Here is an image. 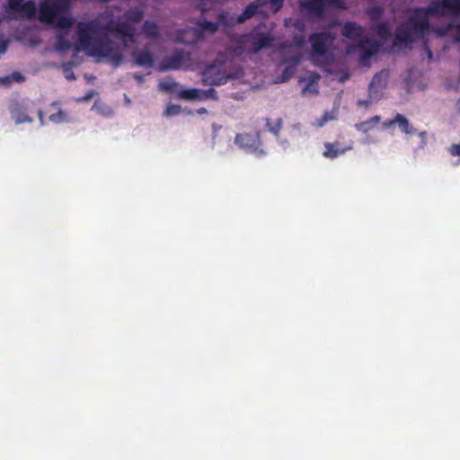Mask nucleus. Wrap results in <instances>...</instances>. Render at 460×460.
I'll list each match as a JSON object with an SVG mask.
<instances>
[{
	"label": "nucleus",
	"mask_w": 460,
	"mask_h": 460,
	"mask_svg": "<svg viewBox=\"0 0 460 460\" xmlns=\"http://www.w3.org/2000/svg\"><path fill=\"white\" fill-rule=\"evenodd\" d=\"M49 120L53 124L59 125L70 123L72 121V118L69 112L58 109L55 113H52L49 116Z\"/></svg>",
	"instance_id": "nucleus-21"
},
{
	"label": "nucleus",
	"mask_w": 460,
	"mask_h": 460,
	"mask_svg": "<svg viewBox=\"0 0 460 460\" xmlns=\"http://www.w3.org/2000/svg\"><path fill=\"white\" fill-rule=\"evenodd\" d=\"M342 34L344 37L354 41L353 45L348 47V51L353 52L358 50L360 62L364 66H367L368 59L378 51L380 44L370 38L362 26L354 22H348L344 24Z\"/></svg>",
	"instance_id": "nucleus-5"
},
{
	"label": "nucleus",
	"mask_w": 460,
	"mask_h": 460,
	"mask_svg": "<svg viewBox=\"0 0 460 460\" xmlns=\"http://www.w3.org/2000/svg\"><path fill=\"white\" fill-rule=\"evenodd\" d=\"M447 151L451 156L456 157V160L453 163V164L456 166L460 165V142L451 145L447 148Z\"/></svg>",
	"instance_id": "nucleus-30"
},
{
	"label": "nucleus",
	"mask_w": 460,
	"mask_h": 460,
	"mask_svg": "<svg viewBox=\"0 0 460 460\" xmlns=\"http://www.w3.org/2000/svg\"><path fill=\"white\" fill-rule=\"evenodd\" d=\"M142 17L143 11L133 8L127 11L122 17L106 10L93 20L81 21L76 25L75 50L119 67L124 55L120 46L111 40L108 34H115L128 49L130 43L136 41V28L128 22H138Z\"/></svg>",
	"instance_id": "nucleus-1"
},
{
	"label": "nucleus",
	"mask_w": 460,
	"mask_h": 460,
	"mask_svg": "<svg viewBox=\"0 0 460 460\" xmlns=\"http://www.w3.org/2000/svg\"><path fill=\"white\" fill-rule=\"evenodd\" d=\"M190 60V54L182 49H175L170 56L164 58L159 65L161 71L180 69Z\"/></svg>",
	"instance_id": "nucleus-11"
},
{
	"label": "nucleus",
	"mask_w": 460,
	"mask_h": 460,
	"mask_svg": "<svg viewBox=\"0 0 460 460\" xmlns=\"http://www.w3.org/2000/svg\"><path fill=\"white\" fill-rule=\"evenodd\" d=\"M334 40L331 32H316L312 34L309 40L312 46V61L323 65L329 59V49Z\"/></svg>",
	"instance_id": "nucleus-8"
},
{
	"label": "nucleus",
	"mask_w": 460,
	"mask_h": 460,
	"mask_svg": "<svg viewBox=\"0 0 460 460\" xmlns=\"http://www.w3.org/2000/svg\"><path fill=\"white\" fill-rule=\"evenodd\" d=\"M37 13L36 4L33 1L9 0L3 14H0V23L4 19L32 18Z\"/></svg>",
	"instance_id": "nucleus-9"
},
{
	"label": "nucleus",
	"mask_w": 460,
	"mask_h": 460,
	"mask_svg": "<svg viewBox=\"0 0 460 460\" xmlns=\"http://www.w3.org/2000/svg\"><path fill=\"white\" fill-rule=\"evenodd\" d=\"M63 73H64V76L67 80L71 81V80L75 79V74L72 71V63H66L63 65Z\"/></svg>",
	"instance_id": "nucleus-32"
},
{
	"label": "nucleus",
	"mask_w": 460,
	"mask_h": 460,
	"mask_svg": "<svg viewBox=\"0 0 460 460\" xmlns=\"http://www.w3.org/2000/svg\"><path fill=\"white\" fill-rule=\"evenodd\" d=\"M70 2L71 0H41L39 7V17L41 21L47 22L57 21L59 31L55 49L58 52L66 51L72 47L68 35L73 21L62 15L69 8Z\"/></svg>",
	"instance_id": "nucleus-4"
},
{
	"label": "nucleus",
	"mask_w": 460,
	"mask_h": 460,
	"mask_svg": "<svg viewBox=\"0 0 460 460\" xmlns=\"http://www.w3.org/2000/svg\"><path fill=\"white\" fill-rule=\"evenodd\" d=\"M277 141L283 149H287L289 146V142L287 138H280L278 137Z\"/></svg>",
	"instance_id": "nucleus-37"
},
{
	"label": "nucleus",
	"mask_w": 460,
	"mask_h": 460,
	"mask_svg": "<svg viewBox=\"0 0 460 460\" xmlns=\"http://www.w3.org/2000/svg\"><path fill=\"white\" fill-rule=\"evenodd\" d=\"M429 59H432V52L430 49L427 50Z\"/></svg>",
	"instance_id": "nucleus-43"
},
{
	"label": "nucleus",
	"mask_w": 460,
	"mask_h": 460,
	"mask_svg": "<svg viewBox=\"0 0 460 460\" xmlns=\"http://www.w3.org/2000/svg\"><path fill=\"white\" fill-rule=\"evenodd\" d=\"M244 71L232 64H220L217 59L203 72V82L209 85H222L229 80L243 81Z\"/></svg>",
	"instance_id": "nucleus-6"
},
{
	"label": "nucleus",
	"mask_w": 460,
	"mask_h": 460,
	"mask_svg": "<svg viewBox=\"0 0 460 460\" xmlns=\"http://www.w3.org/2000/svg\"><path fill=\"white\" fill-rule=\"evenodd\" d=\"M143 33L146 38L155 40L160 36L158 25L152 21H146L142 27Z\"/></svg>",
	"instance_id": "nucleus-22"
},
{
	"label": "nucleus",
	"mask_w": 460,
	"mask_h": 460,
	"mask_svg": "<svg viewBox=\"0 0 460 460\" xmlns=\"http://www.w3.org/2000/svg\"><path fill=\"white\" fill-rule=\"evenodd\" d=\"M265 3L270 4L274 12H278L283 5L284 0H263Z\"/></svg>",
	"instance_id": "nucleus-33"
},
{
	"label": "nucleus",
	"mask_w": 460,
	"mask_h": 460,
	"mask_svg": "<svg viewBox=\"0 0 460 460\" xmlns=\"http://www.w3.org/2000/svg\"><path fill=\"white\" fill-rule=\"evenodd\" d=\"M179 97L183 100H206L217 99V92L213 88L208 90H201L197 88L184 89L179 92Z\"/></svg>",
	"instance_id": "nucleus-17"
},
{
	"label": "nucleus",
	"mask_w": 460,
	"mask_h": 460,
	"mask_svg": "<svg viewBox=\"0 0 460 460\" xmlns=\"http://www.w3.org/2000/svg\"><path fill=\"white\" fill-rule=\"evenodd\" d=\"M382 126L385 129L390 128L393 126H395L394 118L392 119H387V120L384 121Z\"/></svg>",
	"instance_id": "nucleus-39"
},
{
	"label": "nucleus",
	"mask_w": 460,
	"mask_h": 460,
	"mask_svg": "<svg viewBox=\"0 0 460 460\" xmlns=\"http://www.w3.org/2000/svg\"><path fill=\"white\" fill-rule=\"evenodd\" d=\"M417 134H418V136L420 138V147L421 148L425 147L426 145H427V132L426 131H421V132H419Z\"/></svg>",
	"instance_id": "nucleus-36"
},
{
	"label": "nucleus",
	"mask_w": 460,
	"mask_h": 460,
	"mask_svg": "<svg viewBox=\"0 0 460 460\" xmlns=\"http://www.w3.org/2000/svg\"><path fill=\"white\" fill-rule=\"evenodd\" d=\"M234 144L248 154L261 157L266 155L259 132L237 134L234 140Z\"/></svg>",
	"instance_id": "nucleus-10"
},
{
	"label": "nucleus",
	"mask_w": 460,
	"mask_h": 460,
	"mask_svg": "<svg viewBox=\"0 0 460 460\" xmlns=\"http://www.w3.org/2000/svg\"><path fill=\"white\" fill-rule=\"evenodd\" d=\"M446 15L450 16V21L439 28L438 33L445 35L456 31L460 40V0H438L431 3L427 9H416L411 13L408 20L398 27L394 45L406 48L415 40L424 38L430 31V18Z\"/></svg>",
	"instance_id": "nucleus-2"
},
{
	"label": "nucleus",
	"mask_w": 460,
	"mask_h": 460,
	"mask_svg": "<svg viewBox=\"0 0 460 460\" xmlns=\"http://www.w3.org/2000/svg\"><path fill=\"white\" fill-rule=\"evenodd\" d=\"M133 78L138 83L139 85H141L143 83H144V75L139 73V72H136L132 75Z\"/></svg>",
	"instance_id": "nucleus-38"
},
{
	"label": "nucleus",
	"mask_w": 460,
	"mask_h": 460,
	"mask_svg": "<svg viewBox=\"0 0 460 460\" xmlns=\"http://www.w3.org/2000/svg\"><path fill=\"white\" fill-rule=\"evenodd\" d=\"M258 7L259 5L256 3H252L237 17L227 13H222L218 14L216 22H208L204 18H201L196 22L193 26L179 31L176 41L183 44H195L213 35L220 25L230 27L235 22L243 23L256 13Z\"/></svg>",
	"instance_id": "nucleus-3"
},
{
	"label": "nucleus",
	"mask_w": 460,
	"mask_h": 460,
	"mask_svg": "<svg viewBox=\"0 0 460 460\" xmlns=\"http://www.w3.org/2000/svg\"><path fill=\"white\" fill-rule=\"evenodd\" d=\"M8 49V41L5 40L2 36L0 37V56L4 54Z\"/></svg>",
	"instance_id": "nucleus-35"
},
{
	"label": "nucleus",
	"mask_w": 460,
	"mask_h": 460,
	"mask_svg": "<svg viewBox=\"0 0 460 460\" xmlns=\"http://www.w3.org/2000/svg\"><path fill=\"white\" fill-rule=\"evenodd\" d=\"M158 88L162 92H176L178 94L180 91L183 90L178 83L170 78L161 81Z\"/></svg>",
	"instance_id": "nucleus-25"
},
{
	"label": "nucleus",
	"mask_w": 460,
	"mask_h": 460,
	"mask_svg": "<svg viewBox=\"0 0 460 460\" xmlns=\"http://www.w3.org/2000/svg\"><path fill=\"white\" fill-rule=\"evenodd\" d=\"M381 120L380 116H374L367 120L357 123L355 128L362 133H367L372 130Z\"/></svg>",
	"instance_id": "nucleus-24"
},
{
	"label": "nucleus",
	"mask_w": 460,
	"mask_h": 460,
	"mask_svg": "<svg viewBox=\"0 0 460 460\" xmlns=\"http://www.w3.org/2000/svg\"><path fill=\"white\" fill-rule=\"evenodd\" d=\"M24 76L19 72H13L9 75L0 77V86H10L13 82L22 83Z\"/></svg>",
	"instance_id": "nucleus-26"
},
{
	"label": "nucleus",
	"mask_w": 460,
	"mask_h": 460,
	"mask_svg": "<svg viewBox=\"0 0 460 460\" xmlns=\"http://www.w3.org/2000/svg\"><path fill=\"white\" fill-rule=\"evenodd\" d=\"M341 0H305L302 3L304 9L312 16H321L325 6L341 7Z\"/></svg>",
	"instance_id": "nucleus-13"
},
{
	"label": "nucleus",
	"mask_w": 460,
	"mask_h": 460,
	"mask_svg": "<svg viewBox=\"0 0 460 460\" xmlns=\"http://www.w3.org/2000/svg\"><path fill=\"white\" fill-rule=\"evenodd\" d=\"M374 30L382 40L388 39L392 34L390 28L383 22L376 23Z\"/></svg>",
	"instance_id": "nucleus-28"
},
{
	"label": "nucleus",
	"mask_w": 460,
	"mask_h": 460,
	"mask_svg": "<svg viewBox=\"0 0 460 460\" xmlns=\"http://www.w3.org/2000/svg\"><path fill=\"white\" fill-rule=\"evenodd\" d=\"M388 78L389 71L385 69L381 70L373 76L368 85V92L372 93L374 99L376 97L380 99L383 98L384 92L387 86Z\"/></svg>",
	"instance_id": "nucleus-14"
},
{
	"label": "nucleus",
	"mask_w": 460,
	"mask_h": 460,
	"mask_svg": "<svg viewBox=\"0 0 460 460\" xmlns=\"http://www.w3.org/2000/svg\"><path fill=\"white\" fill-rule=\"evenodd\" d=\"M271 41V39L265 33L252 31L250 34L243 35L234 39L230 43V49L235 56H241L244 52H258L266 48Z\"/></svg>",
	"instance_id": "nucleus-7"
},
{
	"label": "nucleus",
	"mask_w": 460,
	"mask_h": 460,
	"mask_svg": "<svg viewBox=\"0 0 460 460\" xmlns=\"http://www.w3.org/2000/svg\"><path fill=\"white\" fill-rule=\"evenodd\" d=\"M368 14L371 19L376 20L383 15V8L377 5L372 6L368 9Z\"/></svg>",
	"instance_id": "nucleus-31"
},
{
	"label": "nucleus",
	"mask_w": 460,
	"mask_h": 460,
	"mask_svg": "<svg viewBox=\"0 0 460 460\" xmlns=\"http://www.w3.org/2000/svg\"><path fill=\"white\" fill-rule=\"evenodd\" d=\"M304 41L305 40L303 38L295 40L296 49L297 52L294 54L292 57L285 59L286 62H291V65L285 67L283 73L281 74L278 81L279 83H285L294 75L295 67L301 61L300 50L302 46L304 45Z\"/></svg>",
	"instance_id": "nucleus-15"
},
{
	"label": "nucleus",
	"mask_w": 460,
	"mask_h": 460,
	"mask_svg": "<svg viewBox=\"0 0 460 460\" xmlns=\"http://www.w3.org/2000/svg\"><path fill=\"white\" fill-rule=\"evenodd\" d=\"M269 127V130L273 133L277 137H279V132L281 128V123L280 121H277V123L274 126H270L269 123L267 124Z\"/></svg>",
	"instance_id": "nucleus-34"
},
{
	"label": "nucleus",
	"mask_w": 460,
	"mask_h": 460,
	"mask_svg": "<svg viewBox=\"0 0 460 460\" xmlns=\"http://www.w3.org/2000/svg\"><path fill=\"white\" fill-rule=\"evenodd\" d=\"M133 65L144 68H152L155 65V57L148 48H135L130 53Z\"/></svg>",
	"instance_id": "nucleus-12"
},
{
	"label": "nucleus",
	"mask_w": 460,
	"mask_h": 460,
	"mask_svg": "<svg viewBox=\"0 0 460 460\" xmlns=\"http://www.w3.org/2000/svg\"><path fill=\"white\" fill-rule=\"evenodd\" d=\"M92 109H93V110H95V109L97 110V109H98V104H97V102H95V103L93 104V108H92Z\"/></svg>",
	"instance_id": "nucleus-45"
},
{
	"label": "nucleus",
	"mask_w": 460,
	"mask_h": 460,
	"mask_svg": "<svg viewBox=\"0 0 460 460\" xmlns=\"http://www.w3.org/2000/svg\"><path fill=\"white\" fill-rule=\"evenodd\" d=\"M338 119V110L332 109L330 111H325L322 117L316 118L314 122H312L313 126H316L317 128H323L330 121L336 120Z\"/></svg>",
	"instance_id": "nucleus-20"
},
{
	"label": "nucleus",
	"mask_w": 460,
	"mask_h": 460,
	"mask_svg": "<svg viewBox=\"0 0 460 460\" xmlns=\"http://www.w3.org/2000/svg\"><path fill=\"white\" fill-rule=\"evenodd\" d=\"M319 80V75H311L305 84V85L302 88L303 95H315L318 93L317 82Z\"/></svg>",
	"instance_id": "nucleus-23"
},
{
	"label": "nucleus",
	"mask_w": 460,
	"mask_h": 460,
	"mask_svg": "<svg viewBox=\"0 0 460 460\" xmlns=\"http://www.w3.org/2000/svg\"><path fill=\"white\" fill-rule=\"evenodd\" d=\"M93 93H87L84 97H83L82 99H80L79 101H88L90 100L92 97H93Z\"/></svg>",
	"instance_id": "nucleus-41"
},
{
	"label": "nucleus",
	"mask_w": 460,
	"mask_h": 460,
	"mask_svg": "<svg viewBox=\"0 0 460 460\" xmlns=\"http://www.w3.org/2000/svg\"><path fill=\"white\" fill-rule=\"evenodd\" d=\"M381 99L378 97L374 99L372 93L368 92L367 97L366 99H359L358 101V105L364 107L365 109H369L373 105L376 104Z\"/></svg>",
	"instance_id": "nucleus-29"
},
{
	"label": "nucleus",
	"mask_w": 460,
	"mask_h": 460,
	"mask_svg": "<svg viewBox=\"0 0 460 460\" xmlns=\"http://www.w3.org/2000/svg\"><path fill=\"white\" fill-rule=\"evenodd\" d=\"M124 100H125V103L127 105H130L131 104V100L128 98V95H126V94L124 95Z\"/></svg>",
	"instance_id": "nucleus-42"
},
{
	"label": "nucleus",
	"mask_w": 460,
	"mask_h": 460,
	"mask_svg": "<svg viewBox=\"0 0 460 460\" xmlns=\"http://www.w3.org/2000/svg\"><path fill=\"white\" fill-rule=\"evenodd\" d=\"M182 108L179 104L169 103L163 112V116L165 118H172L182 112Z\"/></svg>",
	"instance_id": "nucleus-27"
},
{
	"label": "nucleus",
	"mask_w": 460,
	"mask_h": 460,
	"mask_svg": "<svg viewBox=\"0 0 460 460\" xmlns=\"http://www.w3.org/2000/svg\"><path fill=\"white\" fill-rule=\"evenodd\" d=\"M56 105H57V102H53V103L51 104V106H52V107H55Z\"/></svg>",
	"instance_id": "nucleus-46"
},
{
	"label": "nucleus",
	"mask_w": 460,
	"mask_h": 460,
	"mask_svg": "<svg viewBox=\"0 0 460 460\" xmlns=\"http://www.w3.org/2000/svg\"><path fill=\"white\" fill-rule=\"evenodd\" d=\"M8 110L11 118L14 120L16 125L31 123L33 121V119L29 116L27 112V106L24 102L13 100L9 104Z\"/></svg>",
	"instance_id": "nucleus-16"
},
{
	"label": "nucleus",
	"mask_w": 460,
	"mask_h": 460,
	"mask_svg": "<svg viewBox=\"0 0 460 460\" xmlns=\"http://www.w3.org/2000/svg\"><path fill=\"white\" fill-rule=\"evenodd\" d=\"M352 148L351 146H341L339 142L325 143L323 155L328 159H335Z\"/></svg>",
	"instance_id": "nucleus-18"
},
{
	"label": "nucleus",
	"mask_w": 460,
	"mask_h": 460,
	"mask_svg": "<svg viewBox=\"0 0 460 460\" xmlns=\"http://www.w3.org/2000/svg\"><path fill=\"white\" fill-rule=\"evenodd\" d=\"M38 116L40 119V126H44V119H43V113L41 111H39Z\"/></svg>",
	"instance_id": "nucleus-40"
},
{
	"label": "nucleus",
	"mask_w": 460,
	"mask_h": 460,
	"mask_svg": "<svg viewBox=\"0 0 460 460\" xmlns=\"http://www.w3.org/2000/svg\"><path fill=\"white\" fill-rule=\"evenodd\" d=\"M205 112H206V109H204V108L199 110V113H205Z\"/></svg>",
	"instance_id": "nucleus-44"
},
{
	"label": "nucleus",
	"mask_w": 460,
	"mask_h": 460,
	"mask_svg": "<svg viewBox=\"0 0 460 460\" xmlns=\"http://www.w3.org/2000/svg\"><path fill=\"white\" fill-rule=\"evenodd\" d=\"M394 122L401 132L406 135H415L417 133V129L410 124L408 119L400 113L394 116Z\"/></svg>",
	"instance_id": "nucleus-19"
}]
</instances>
